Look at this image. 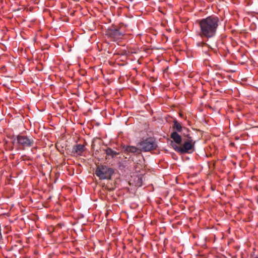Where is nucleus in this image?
<instances>
[{
  "mask_svg": "<svg viewBox=\"0 0 258 258\" xmlns=\"http://www.w3.org/2000/svg\"><path fill=\"white\" fill-rule=\"evenodd\" d=\"M219 19L215 16H210L198 21L200 26L199 34L203 38H211L215 36L219 24Z\"/></svg>",
  "mask_w": 258,
  "mask_h": 258,
  "instance_id": "1",
  "label": "nucleus"
},
{
  "mask_svg": "<svg viewBox=\"0 0 258 258\" xmlns=\"http://www.w3.org/2000/svg\"><path fill=\"white\" fill-rule=\"evenodd\" d=\"M195 143L192 138H182L178 135V153L191 154L195 151Z\"/></svg>",
  "mask_w": 258,
  "mask_h": 258,
  "instance_id": "2",
  "label": "nucleus"
},
{
  "mask_svg": "<svg viewBox=\"0 0 258 258\" xmlns=\"http://www.w3.org/2000/svg\"><path fill=\"white\" fill-rule=\"evenodd\" d=\"M114 173V170L106 165H100L97 167L95 174L100 179H110Z\"/></svg>",
  "mask_w": 258,
  "mask_h": 258,
  "instance_id": "3",
  "label": "nucleus"
},
{
  "mask_svg": "<svg viewBox=\"0 0 258 258\" xmlns=\"http://www.w3.org/2000/svg\"><path fill=\"white\" fill-rule=\"evenodd\" d=\"M17 141L18 145L23 149L30 148L34 144L33 138L27 136L19 134L17 136Z\"/></svg>",
  "mask_w": 258,
  "mask_h": 258,
  "instance_id": "4",
  "label": "nucleus"
},
{
  "mask_svg": "<svg viewBox=\"0 0 258 258\" xmlns=\"http://www.w3.org/2000/svg\"><path fill=\"white\" fill-rule=\"evenodd\" d=\"M105 34L108 38L114 41L122 39L124 35L123 33L121 32L119 29L114 26L108 28L106 31Z\"/></svg>",
  "mask_w": 258,
  "mask_h": 258,
  "instance_id": "5",
  "label": "nucleus"
},
{
  "mask_svg": "<svg viewBox=\"0 0 258 258\" xmlns=\"http://www.w3.org/2000/svg\"><path fill=\"white\" fill-rule=\"evenodd\" d=\"M142 150L145 152H148L155 149L157 147L156 142L154 138H148L143 140L140 143Z\"/></svg>",
  "mask_w": 258,
  "mask_h": 258,
  "instance_id": "6",
  "label": "nucleus"
},
{
  "mask_svg": "<svg viewBox=\"0 0 258 258\" xmlns=\"http://www.w3.org/2000/svg\"><path fill=\"white\" fill-rule=\"evenodd\" d=\"M178 116L182 119H185L184 122L183 123L182 122H178V133H180V135H179L181 136L182 139L191 138L189 136V130L183 126V125H185L186 123H188V121L186 120V117H184V114L180 112H178Z\"/></svg>",
  "mask_w": 258,
  "mask_h": 258,
  "instance_id": "7",
  "label": "nucleus"
},
{
  "mask_svg": "<svg viewBox=\"0 0 258 258\" xmlns=\"http://www.w3.org/2000/svg\"><path fill=\"white\" fill-rule=\"evenodd\" d=\"M174 129L175 130L171 135V138L173 140V141H170V144L173 149L177 151V121L176 119L174 120V124L173 126Z\"/></svg>",
  "mask_w": 258,
  "mask_h": 258,
  "instance_id": "8",
  "label": "nucleus"
},
{
  "mask_svg": "<svg viewBox=\"0 0 258 258\" xmlns=\"http://www.w3.org/2000/svg\"><path fill=\"white\" fill-rule=\"evenodd\" d=\"M85 146L81 144H77L74 146L72 153L76 155L80 156L84 151Z\"/></svg>",
  "mask_w": 258,
  "mask_h": 258,
  "instance_id": "9",
  "label": "nucleus"
},
{
  "mask_svg": "<svg viewBox=\"0 0 258 258\" xmlns=\"http://www.w3.org/2000/svg\"><path fill=\"white\" fill-rule=\"evenodd\" d=\"M124 151L128 153H134L135 154H139L141 153V151L135 146H124L123 147Z\"/></svg>",
  "mask_w": 258,
  "mask_h": 258,
  "instance_id": "10",
  "label": "nucleus"
},
{
  "mask_svg": "<svg viewBox=\"0 0 258 258\" xmlns=\"http://www.w3.org/2000/svg\"><path fill=\"white\" fill-rule=\"evenodd\" d=\"M105 153L107 156H111L112 158L115 157L119 154L118 153L113 150L112 149L110 148H108L106 150Z\"/></svg>",
  "mask_w": 258,
  "mask_h": 258,
  "instance_id": "11",
  "label": "nucleus"
},
{
  "mask_svg": "<svg viewBox=\"0 0 258 258\" xmlns=\"http://www.w3.org/2000/svg\"><path fill=\"white\" fill-rule=\"evenodd\" d=\"M175 181L176 183H177V176L175 177Z\"/></svg>",
  "mask_w": 258,
  "mask_h": 258,
  "instance_id": "12",
  "label": "nucleus"
},
{
  "mask_svg": "<svg viewBox=\"0 0 258 258\" xmlns=\"http://www.w3.org/2000/svg\"><path fill=\"white\" fill-rule=\"evenodd\" d=\"M257 15H258V13H257Z\"/></svg>",
  "mask_w": 258,
  "mask_h": 258,
  "instance_id": "13",
  "label": "nucleus"
}]
</instances>
